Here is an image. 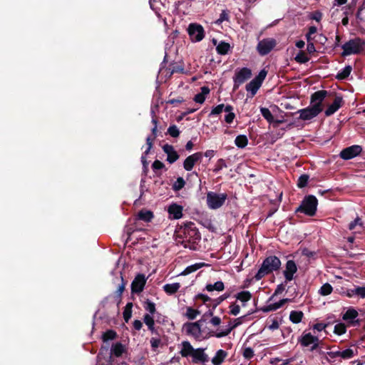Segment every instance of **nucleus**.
<instances>
[{"label": "nucleus", "instance_id": "nucleus-54", "mask_svg": "<svg viewBox=\"0 0 365 365\" xmlns=\"http://www.w3.org/2000/svg\"><path fill=\"white\" fill-rule=\"evenodd\" d=\"M195 299H201L203 302L204 304H206L207 302H210V304H211L212 301V299H211L207 295L203 294H197L196 297H195Z\"/></svg>", "mask_w": 365, "mask_h": 365}, {"label": "nucleus", "instance_id": "nucleus-32", "mask_svg": "<svg viewBox=\"0 0 365 365\" xmlns=\"http://www.w3.org/2000/svg\"><path fill=\"white\" fill-rule=\"evenodd\" d=\"M133 304L132 302H128L123 312V317L125 322H128L132 317V308Z\"/></svg>", "mask_w": 365, "mask_h": 365}, {"label": "nucleus", "instance_id": "nucleus-21", "mask_svg": "<svg viewBox=\"0 0 365 365\" xmlns=\"http://www.w3.org/2000/svg\"><path fill=\"white\" fill-rule=\"evenodd\" d=\"M251 71L247 68L240 70L235 77V82L241 84L251 77Z\"/></svg>", "mask_w": 365, "mask_h": 365}, {"label": "nucleus", "instance_id": "nucleus-42", "mask_svg": "<svg viewBox=\"0 0 365 365\" xmlns=\"http://www.w3.org/2000/svg\"><path fill=\"white\" fill-rule=\"evenodd\" d=\"M340 357L344 359H349L354 357L356 354H357V351L356 350V353H354V350L351 349H346L344 351H340Z\"/></svg>", "mask_w": 365, "mask_h": 365}, {"label": "nucleus", "instance_id": "nucleus-47", "mask_svg": "<svg viewBox=\"0 0 365 365\" xmlns=\"http://www.w3.org/2000/svg\"><path fill=\"white\" fill-rule=\"evenodd\" d=\"M346 331V327L345 326L344 324L339 323L334 326V334H336L337 335H342V334H345Z\"/></svg>", "mask_w": 365, "mask_h": 365}, {"label": "nucleus", "instance_id": "nucleus-58", "mask_svg": "<svg viewBox=\"0 0 365 365\" xmlns=\"http://www.w3.org/2000/svg\"><path fill=\"white\" fill-rule=\"evenodd\" d=\"M285 289V282L278 284L272 297L282 294Z\"/></svg>", "mask_w": 365, "mask_h": 365}, {"label": "nucleus", "instance_id": "nucleus-51", "mask_svg": "<svg viewBox=\"0 0 365 365\" xmlns=\"http://www.w3.org/2000/svg\"><path fill=\"white\" fill-rule=\"evenodd\" d=\"M168 133L174 138L178 137L180 135V131L176 125L170 126L168 129Z\"/></svg>", "mask_w": 365, "mask_h": 365}, {"label": "nucleus", "instance_id": "nucleus-61", "mask_svg": "<svg viewBox=\"0 0 365 365\" xmlns=\"http://www.w3.org/2000/svg\"><path fill=\"white\" fill-rule=\"evenodd\" d=\"M328 326V324L324 323H317L314 325L313 328L314 329L317 330L318 331H322L324 330Z\"/></svg>", "mask_w": 365, "mask_h": 365}, {"label": "nucleus", "instance_id": "nucleus-9", "mask_svg": "<svg viewBox=\"0 0 365 365\" xmlns=\"http://www.w3.org/2000/svg\"><path fill=\"white\" fill-rule=\"evenodd\" d=\"M275 46L276 41L274 38H265L258 43L257 49L260 55L264 56L269 53Z\"/></svg>", "mask_w": 365, "mask_h": 365}, {"label": "nucleus", "instance_id": "nucleus-6", "mask_svg": "<svg viewBox=\"0 0 365 365\" xmlns=\"http://www.w3.org/2000/svg\"><path fill=\"white\" fill-rule=\"evenodd\" d=\"M227 197V195L226 193L208 192L207 194V206L212 210L218 209L224 205Z\"/></svg>", "mask_w": 365, "mask_h": 365}, {"label": "nucleus", "instance_id": "nucleus-14", "mask_svg": "<svg viewBox=\"0 0 365 365\" xmlns=\"http://www.w3.org/2000/svg\"><path fill=\"white\" fill-rule=\"evenodd\" d=\"M361 150V146L352 145L341 150L340 157L344 160H349L359 155Z\"/></svg>", "mask_w": 365, "mask_h": 365}, {"label": "nucleus", "instance_id": "nucleus-5", "mask_svg": "<svg viewBox=\"0 0 365 365\" xmlns=\"http://www.w3.org/2000/svg\"><path fill=\"white\" fill-rule=\"evenodd\" d=\"M317 198L313 195H308L303 198L299 206L296 209L295 212H300L307 216L313 217L317 213Z\"/></svg>", "mask_w": 365, "mask_h": 365}, {"label": "nucleus", "instance_id": "nucleus-1", "mask_svg": "<svg viewBox=\"0 0 365 365\" xmlns=\"http://www.w3.org/2000/svg\"><path fill=\"white\" fill-rule=\"evenodd\" d=\"M200 240V232L192 222H185L176 230V241L185 248L195 250Z\"/></svg>", "mask_w": 365, "mask_h": 365}, {"label": "nucleus", "instance_id": "nucleus-24", "mask_svg": "<svg viewBox=\"0 0 365 365\" xmlns=\"http://www.w3.org/2000/svg\"><path fill=\"white\" fill-rule=\"evenodd\" d=\"M290 299H282L281 300H279L278 302H276V303H274V304H268L265 307H264L262 310L264 312H272V311H275L279 308H281L284 304H285L287 302H289Z\"/></svg>", "mask_w": 365, "mask_h": 365}, {"label": "nucleus", "instance_id": "nucleus-55", "mask_svg": "<svg viewBox=\"0 0 365 365\" xmlns=\"http://www.w3.org/2000/svg\"><path fill=\"white\" fill-rule=\"evenodd\" d=\"M150 345H151V347L153 349V350H155L156 349H158L161 343V340L160 338H151L150 339Z\"/></svg>", "mask_w": 365, "mask_h": 365}, {"label": "nucleus", "instance_id": "nucleus-39", "mask_svg": "<svg viewBox=\"0 0 365 365\" xmlns=\"http://www.w3.org/2000/svg\"><path fill=\"white\" fill-rule=\"evenodd\" d=\"M236 298L242 302H247L251 299L252 294L249 291H242L237 294Z\"/></svg>", "mask_w": 365, "mask_h": 365}, {"label": "nucleus", "instance_id": "nucleus-2", "mask_svg": "<svg viewBox=\"0 0 365 365\" xmlns=\"http://www.w3.org/2000/svg\"><path fill=\"white\" fill-rule=\"evenodd\" d=\"M327 96V91H319L312 94L311 98L312 106L298 110L299 119L308 120L316 117L322 110V103Z\"/></svg>", "mask_w": 365, "mask_h": 365}, {"label": "nucleus", "instance_id": "nucleus-36", "mask_svg": "<svg viewBox=\"0 0 365 365\" xmlns=\"http://www.w3.org/2000/svg\"><path fill=\"white\" fill-rule=\"evenodd\" d=\"M230 297V294L225 293L216 299H212V303L208 304L209 307H212V309H215L219 304H220L224 300Z\"/></svg>", "mask_w": 365, "mask_h": 365}, {"label": "nucleus", "instance_id": "nucleus-30", "mask_svg": "<svg viewBox=\"0 0 365 365\" xmlns=\"http://www.w3.org/2000/svg\"><path fill=\"white\" fill-rule=\"evenodd\" d=\"M118 337L117 332L113 329H108L102 334V340L103 342H107L110 340H114Z\"/></svg>", "mask_w": 365, "mask_h": 365}, {"label": "nucleus", "instance_id": "nucleus-40", "mask_svg": "<svg viewBox=\"0 0 365 365\" xmlns=\"http://www.w3.org/2000/svg\"><path fill=\"white\" fill-rule=\"evenodd\" d=\"M332 291L333 287H331V285L329 283H325L321 287L320 289L319 290V293L322 296H327L330 294L332 292Z\"/></svg>", "mask_w": 365, "mask_h": 365}, {"label": "nucleus", "instance_id": "nucleus-37", "mask_svg": "<svg viewBox=\"0 0 365 365\" xmlns=\"http://www.w3.org/2000/svg\"><path fill=\"white\" fill-rule=\"evenodd\" d=\"M120 277H121L122 283L120 284H119L117 290L115 292V298H116V300H118V302H120L121 301L122 294L125 290V284H126V282L124 281L122 275L120 276Z\"/></svg>", "mask_w": 365, "mask_h": 365}, {"label": "nucleus", "instance_id": "nucleus-16", "mask_svg": "<svg viewBox=\"0 0 365 365\" xmlns=\"http://www.w3.org/2000/svg\"><path fill=\"white\" fill-rule=\"evenodd\" d=\"M125 351V346L121 342H117V343L113 344L111 349H110V353L109 355V359L108 361L111 364L113 360V355L116 357H120L123 355V354Z\"/></svg>", "mask_w": 365, "mask_h": 365}, {"label": "nucleus", "instance_id": "nucleus-3", "mask_svg": "<svg viewBox=\"0 0 365 365\" xmlns=\"http://www.w3.org/2000/svg\"><path fill=\"white\" fill-rule=\"evenodd\" d=\"M181 346L180 354L185 358L191 357L193 364H205L209 361V356L205 352V349H195L188 341H183Z\"/></svg>", "mask_w": 365, "mask_h": 365}, {"label": "nucleus", "instance_id": "nucleus-22", "mask_svg": "<svg viewBox=\"0 0 365 365\" xmlns=\"http://www.w3.org/2000/svg\"><path fill=\"white\" fill-rule=\"evenodd\" d=\"M238 325V323L237 324H235L232 326H230L227 329H226L224 331H222L220 332H215L213 331H211L210 332H208L207 334V335L204 337L205 339H208L211 336H215L217 338H222V337H224V336H227L231 331L232 329H234Z\"/></svg>", "mask_w": 365, "mask_h": 365}, {"label": "nucleus", "instance_id": "nucleus-46", "mask_svg": "<svg viewBox=\"0 0 365 365\" xmlns=\"http://www.w3.org/2000/svg\"><path fill=\"white\" fill-rule=\"evenodd\" d=\"M232 108L230 106H227L225 108V111L227 113L225 115V121L228 123H230L233 121L235 118V113L232 112Z\"/></svg>", "mask_w": 365, "mask_h": 365}, {"label": "nucleus", "instance_id": "nucleus-12", "mask_svg": "<svg viewBox=\"0 0 365 365\" xmlns=\"http://www.w3.org/2000/svg\"><path fill=\"white\" fill-rule=\"evenodd\" d=\"M282 195L283 191L279 189L277 191L274 190L273 193L270 192L268 194L270 202L276 205V207L269 210L267 217H271L277 210L279 204L282 202Z\"/></svg>", "mask_w": 365, "mask_h": 365}, {"label": "nucleus", "instance_id": "nucleus-41", "mask_svg": "<svg viewBox=\"0 0 365 365\" xmlns=\"http://www.w3.org/2000/svg\"><path fill=\"white\" fill-rule=\"evenodd\" d=\"M351 70H352L351 66H346L345 68H343V70L341 71H340L337 73L336 78L340 80L345 79L350 75Z\"/></svg>", "mask_w": 365, "mask_h": 365}, {"label": "nucleus", "instance_id": "nucleus-45", "mask_svg": "<svg viewBox=\"0 0 365 365\" xmlns=\"http://www.w3.org/2000/svg\"><path fill=\"white\" fill-rule=\"evenodd\" d=\"M202 265H203L202 263V264L201 263H196L195 264L188 266L183 271L182 274H189L190 273H192V272L197 271V269H199L200 268H201L202 267Z\"/></svg>", "mask_w": 365, "mask_h": 365}, {"label": "nucleus", "instance_id": "nucleus-57", "mask_svg": "<svg viewBox=\"0 0 365 365\" xmlns=\"http://www.w3.org/2000/svg\"><path fill=\"white\" fill-rule=\"evenodd\" d=\"M226 106H224V104H220L214 108L212 111L211 114L212 115H217L221 113L223 110H225Z\"/></svg>", "mask_w": 365, "mask_h": 365}, {"label": "nucleus", "instance_id": "nucleus-4", "mask_svg": "<svg viewBox=\"0 0 365 365\" xmlns=\"http://www.w3.org/2000/svg\"><path fill=\"white\" fill-rule=\"evenodd\" d=\"M281 264V261L277 256L270 255L267 257L263 260L260 268L255 275V279L259 281L266 275L279 270Z\"/></svg>", "mask_w": 365, "mask_h": 365}, {"label": "nucleus", "instance_id": "nucleus-34", "mask_svg": "<svg viewBox=\"0 0 365 365\" xmlns=\"http://www.w3.org/2000/svg\"><path fill=\"white\" fill-rule=\"evenodd\" d=\"M358 316L357 311L354 308H349L343 315V319L345 321L354 320Z\"/></svg>", "mask_w": 365, "mask_h": 365}, {"label": "nucleus", "instance_id": "nucleus-60", "mask_svg": "<svg viewBox=\"0 0 365 365\" xmlns=\"http://www.w3.org/2000/svg\"><path fill=\"white\" fill-rule=\"evenodd\" d=\"M228 20V14L225 11H222V12L220 14V18L216 21V24H220L224 21Z\"/></svg>", "mask_w": 365, "mask_h": 365}, {"label": "nucleus", "instance_id": "nucleus-59", "mask_svg": "<svg viewBox=\"0 0 365 365\" xmlns=\"http://www.w3.org/2000/svg\"><path fill=\"white\" fill-rule=\"evenodd\" d=\"M357 19L360 21H365V7L359 9L356 14Z\"/></svg>", "mask_w": 365, "mask_h": 365}, {"label": "nucleus", "instance_id": "nucleus-35", "mask_svg": "<svg viewBox=\"0 0 365 365\" xmlns=\"http://www.w3.org/2000/svg\"><path fill=\"white\" fill-rule=\"evenodd\" d=\"M143 308L148 312L151 316L156 312L155 304L149 299L143 302Z\"/></svg>", "mask_w": 365, "mask_h": 365}, {"label": "nucleus", "instance_id": "nucleus-49", "mask_svg": "<svg viewBox=\"0 0 365 365\" xmlns=\"http://www.w3.org/2000/svg\"><path fill=\"white\" fill-rule=\"evenodd\" d=\"M230 49V44L222 42L217 46V51L220 54H226Z\"/></svg>", "mask_w": 365, "mask_h": 365}, {"label": "nucleus", "instance_id": "nucleus-7", "mask_svg": "<svg viewBox=\"0 0 365 365\" xmlns=\"http://www.w3.org/2000/svg\"><path fill=\"white\" fill-rule=\"evenodd\" d=\"M267 73V72L265 70H262L259 73L258 76L246 86L247 91L248 92H250L252 96L255 95V93L261 86L262 83L266 78Z\"/></svg>", "mask_w": 365, "mask_h": 365}, {"label": "nucleus", "instance_id": "nucleus-43", "mask_svg": "<svg viewBox=\"0 0 365 365\" xmlns=\"http://www.w3.org/2000/svg\"><path fill=\"white\" fill-rule=\"evenodd\" d=\"M235 145L239 148H245L247 145V138L245 135H238L235 138Z\"/></svg>", "mask_w": 365, "mask_h": 365}, {"label": "nucleus", "instance_id": "nucleus-56", "mask_svg": "<svg viewBox=\"0 0 365 365\" xmlns=\"http://www.w3.org/2000/svg\"><path fill=\"white\" fill-rule=\"evenodd\" d=\"M356 295L361 297V298L365 297V287H357L354 289V292Z\"/></svg>", "mask_w": 365, "mask_h": 365}, {"label": "nucleus", "instance_id": "nucleus-44", "mask_svg": "<svg viewBox=\"0 0 365 365\" xmlns=\"http://www.w3.org/2000/svg\"><path fill=\"white\" fill-rule=\"evenodd\" d=\"M357 227H359L361 229L363 227L362 220L360 217H357L354 220L351 221L349 224V230H354L356 229Z\"/></svg>", "mask_w": 365, "mask_h": 365}, {"label": "nucleus", "instance_id": "nucleus-10", "mask_svg": "<svg viewBox=\"0 0 365 365\" xmlns=\"http://www.w3.org/2000/svg\"><path fill=\"white\" fill-rule=\"evenodd\" d=\"M187 31L192 41H200L204 38V29L200 25L191 24Z\"/></svg>", "mask_w": 365, "mask_h": 365}, {"label": "nucleus", "instance_id": "nucleus-19", "mask_svg": "<svg viewBox=\"0 0 365 365\" xmlns=\"http://www.w3.org/2000/svg\"><path fill=\"white\" fill-rule=\"evenodd\" d=\"M319 341L317 336H313L311 333L304 334L299 339L298 342L300 343L301 346L307 347L314 342Z\"/></svg>", "mask_w": 365, "mask_h": 365}, {"label": "nucleus", "instance_id": "nucleus-62", "mask_svg": "<svg viewBox=\"0 0 365 365\" xmlns=\"http://www.w3.org/2000/svg\"><path fill=\"white\" fill-rule=\"evenodd\" d=\"M155 138H150V137H148L147 139H146V142H147V144H148V148L147 150H145V155H148V153L150 152V149L152 148L153 147V141L154 140Z\"/></svg>", "mask_w": 365, "mask_h": 365}, {"label": "nucleus", "instance_id": "nucleus-64", "mask_svg": "<svg viewBox=\"0 0 365 365\" xmlns=\"http://www.w3.org/2000/svg\"><path fill=\"white\" fill-rule=\"evenodd\" d=\"M279 322L277 321V319H274L272 320V323L271 324H269L268 326V328L270 329V330H275V329H277L279 328Z\"/></svg>", "mask_w": 365, "mask_h": 365}, {"label": "nucleus", "instance_id": "nucleus-17", "mask_svg": "<svg viewBox=\"0 0 365 365\" xmlns=\"http://www.w3.org/2000/svg\"><path fill=\"white\" fill-rule=\"evenodd\" d=\"M202 154L201 153H195L188 156L184 161L183 167L186 170H191L196 162L200 160Z\"/></svg>", "mask_w": 365, "mask_h": 365}, {"label": "nucleus", "instance_id": "nucleus-27", "mask_svg": "<svg viewBox=\"0 0 365 365\" xmlns=\"http://www.w3.org/2000/svg\"><path fill=\"white\" fill-rule=\"evenodd\" d=\"M180 284L178 282L173 284H166L163 286L164 292L168 295H173L175 294L180 288Z\"/></svg>", "mask_w": 365, "mask_h": 365}, {"label": "nucleus", "instance_id": "nucleus-48", "mask_svg": "<svg viewBox=\"0 0 365 365\" xmlns=\"http://www.w3.org/2000/svg\"><path fill=\"white\" fill-rule=\"evenodd\" d=\"M261 113L262 116L269 123H272L274 121V118L272 114L271 113L270 110L268 108H262L260 109Z\"/></svg>", "mask_w": 365, "mask_h": 365}, {"label": "nucleus", "instance_id": "nucleus-38", "mask_svg": "<svg viewBox=\"0 0 365 365\" xmlns=\"http://www.w3.org/2000/svg\"><path fill=\"white\" fill-rule=\"evenodd\" d=\"M200 314V311L195 309H193L191 307H187L186 309V313L185 317L190 319L193 320L195 319L197 315Z\"/></svg>", "mask_w": 365, "mask_h": 365}, {"label": "nucleus", "instance_id": "nucleus-13", "mask_svg": "<svg viewBox=\"0 0 365 365\" xmlns=\"http://www.w3.org/2000/svg\"><path fill=\"white\" fill-rule=\"evenodd\" d=\"M343 56L355 54L360 51L361 44L359 40H352L343 45Z\"/></svg>", "mask_w": 365, "mask_h": 365}, {"label": "nucleus", "instance_id": "nucleus-33", "mask_svg": "<svg viewBox=\"0 0 365 365\" xmlns=\"http://www.w3.org/2000/svg\"><path fill=\"white\" fill-rule=\"evenodd\" d=\"M206 290L208 292H212L214 290L216 291H222L225 289L224 283L222 281H217L215 284H209L206 285Z\"/></svg>", "mask_w": 365, "mask_h": 365}, {"label": "nucleus", "instance_id": "nucleus-28", "mask_svg": "<svg viewBox=\"0 0 365 365\" xmlns=\"http://www.w3.org/2000/svg\"><path fill=\"white\" fill-rule=\"evenodd\" d=\"M143 322L153 334H157L155 329V321L153 316L149 314H145L143 317Z\"/></svg>", "mask_w": 365, "mask_h": 365}, {"label": "nucleus", "instance_id": "nucleus-18", "mask_svg": "<svg viewBox=\"0 0 365 365\" xmlns=\"http://www.w3.org/2000/svg\"><path fill=\"white\" fill-rule=\"evenodd\" d=\"M163 150L167 154V160L170 163L175 162L179 158L178 154L172 145L166 144L163 145Z\"/></svg>", "mask_w": 365, "mask_h": 365}, {"label": "nucleus", "instance_id": "nucleus-8", "mask_svg": "<svg viewBox=\"0 0 365 365\" xmlns=\"http://www.w3.org/2000/svg\"><path fill=\"white\" fill-rule=\"evenodd\" d=\"M202 322L198 320L195 322H187L184 324L186 328L187 334L192 336L195 339H199L202 334Z\"/></svg>", "mask_w": 365, "mask_h": 365}, {"label": "nucleus", "instance_id": "nucleus-52", "mask_svg": "<svg viewBox=\"0 0 365 365\" xmlns=\"http://www.w3.org/2000/svg\"><path fill=\"white\" fill-rule=\"evenodd\" d=\"M230 314L234 316H237L240 311V307L238 304H236L235 303H232L230 306Z\"/></svg>", "mask_w": 365, "mask_h": 365}, {"label": "nucleus", "instance_id": "nucleus-29", "mask_svg": "<svg viewBox=\"0 0 365 365\" xmlns=\"http://www.w3.org/2000/svg\"><path fill=\"white\" fill-rule=\"evenodd\" d=\"M304 317V313L302 311H292L289 314V319L294 324H298L302 322Z\"/></svg>", "mask_w": 365, "mask_h": 365}, {"label": "nucleus", "instance_id": "nucleus-23", "mask_svg": "<svg viewBox=\"0 0 365 365\" xmlns=\"http://www.w3.org/2000/svg\"><path fill=\"white\" fill-rule=\"evenodd\" d=\"M342 103V98L341 97H336L333 103H331L328 108L325 110V115L329 116L334 114L341 106Z\"/></svg>", "mask_w": 365, "mask_h": 365}, {"label": "nucleus", "instance_id": "nucleus-20", "mask_svg": "<svg viewBox=\"0 0 365 365\" xmlns=\"http://www.w3.org/2000/svg\"><path fill=\"white\" fill-rule=\"evenodd\" d=\"M168 213L175 220H178L182 217V207L173 203L168 207Z\"/></svg>", "mask_w": 365, "mask_h": 365}, {"label": "nucleus", "instance_id": "nucleus-11", "mask_svg": "<svg viewBox=\"0 0 365 365\" xmlns=\"http://www.w3.org/2000/svg\"><path fill=\"white\" fill-rule=\"evenodd\" d=\"M146 281L144 274H138L131 283V292L138 294L143 292Z\"/></svg>", "mask_w": 365, "mask_h": 365}, {"label": "nucleus", "instance_id": "nucleus-63", "mask_svg": "<svg viewBox=\"0 0 365 365\" xmlns=\"http://www.w3.org/2000/svg\"><path fill=\"white\" fill-rule=\"evenodd\" d=\"M153 170H160L164 167V164L160 160H155L152 165Z\"/></svg>", "mask_w": 365, "mask_h": 365}, {"label": "nucleus", "instance_id": "nucleus-15", "mask_svg": "<svg viewBox=\"0 0 365 365\" xmlns=\"http://www.w3.org/2000/svg\"><path fill=\"white\" fill-rule=\"evenodd\" d=\"M297 272V266L294 260H288L286 263L285 269L283 272L285 278V283L294 279V274Z\"/></svg>", "mask_w": 365, "mask_h": 365}, {"label": "nucleus", "instance_id": "nucleus-53", "mask_svg": "<svg viewBox=\"0 0 365 365\" xmlns=\"http://www.w3.org/2000/svg\"><path fill=\"white\" fill-rule=\"evenodd\" d=\"M243 356L247 359H250L254 356V351L250 347H247L243 351Z\"/></svg>", "mask_w": 365, "mask_h": 365}, {"label": "nucleus", "instance_id": "nucleus-31", "mask_svg": "<svg viewBox=\"0 0 365 365\" xmlns=\"http://www.w3.org/2000/svg\"><path fill=\"white\" fill-rule=\"evenodd\" d=\"M210 89L207 87H202L201 88V93L197 94L195 96V101L198 103H202L205 100V96L209 93Z\"/></svg>", "mask_w": 365, "mask_h": 365}, {"label": "nucleus", "instance_id": "nucleus-50", "mask_svg": "<svg viewBox=\"0 0 365 365\" xmlns=\"http://www.w3.org/2000/svg\"><path fill=\"white\" fill-rule=\"evenodd\" d=\"M295 60L296 61H297L298 63H306L307 62L309 58L306 56V54L304 53V52L303 51H300L295 57Z\"/></svg>", "mask_w": 365, "mask_h": 365}, {"label": "nucleus", "instance_id": "nucleus-25", "mask_svg": "<svg viewBox=\"0 0 365 365\" xmlns=\"http://www.w3.org/2000/svg\"><path fill=\"white\" fill-rule=\"evenodd\" d=\"M154 217L153 212L150 210H142L138 212L136 220H143L145 222H150Z\"/></svg>", "mask_w": 365, "mask_h": 365}, {"label": "nucleus", "instance_id": "nucleus-26", "mask_svg": "<svg viewBox=\"0 0 365 365\" xmlns=\"http://www.w3.org/2000/svg\"><path fill=\"white\" fill-rule=\"evenodd\" d=\"M227 356V353L225 351L220 349L216 352L215 356L212 359V363L214 365H221Z\"/></svg>", "mask_w": 365, "mask_h": 365}]
</instances>
